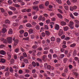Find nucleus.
<instances>
[{"mask_svg": "<svg viewBox=\"0 0 79 79\" xmlns=\"http://www.w3.org/2000/svg\"><path fill=\"white\" fill-rule=\"evenodd\" d=\"M6 39L9 44H11L12 43V37H8Z\"/></svg>", "mask_w": 79, "mask_h": 79, "instance_id": "obj_1", "label": "nucleus"}, {"mask_svg": "<svg viewBox=\"0 0 79 79\" xmlns=\"http://www.w3.org/2000/svg\"><path fill=\"white\" fill-rule=\"evenodd\" d=\"M47 56L44 55L43 56H42V60L44 61H46V60H47Z\"/></svg>", "mask_w": 79, "mask_h": 79, "instance_id": "obj_2", "label": "nucleus"}, {"mask_svg": "<svg viewBox=\"0 0 79 79\" xmlns=\"http://www.w3.org/2000/svg\"><path fill=\"white\" fill-rule=\"evenodd\" d=\"M63 30L60 29L59 31L58 35L59 36H61L63 35Z\"/></svg>", "mask_w": 79, "mask_h": 79, "instance_id": "obj_3", "label": "nucleus"}, {"mask_svg": "<svg viewBox=\"0 0 79 79\" xmlns=\"http://www.w3.org/2000/svg\"><path fill=\"white\" fill-rule=\"evenodd\" d=\"M19 42V41L18 40L16 39L14 40V46H16Z\"/></svg>", "mask_w": 79, "mask_h": 79, "instance_id": "obj_4", "label": "nucleus"}, {"mask_svg": "<svg viewBox=\"0 0 79 79\" xmlns=\"http://www.w3.org/2000/svg\"><path fill=\"white\" fill-rule=\"evenodd\" d=\"M33 8L34 10H35L36 11H39V7L37 6H34L33 7Z\"/></svg>", "mask_w": 79, "mask_h": 79, "instance_id": "obj_5", "label": "nucleus"}, {"mask_svg": "<svg viewBox=\"0 0 79 79\" xmlns=\"http://www.w3.org/2000/svg\"><path fill=\"white\" fill-rule=\"evenodd\" d=\"M9 8L11 10H12V11H15L16 10V9L15 7L12 6H9Z\"/></svg>", "mask_w": 79, "mask_h": 79, "instance_id": "obj_6", "label": "nucleus"}, {"mask_svg": "<svg viewBox=\"0 0 79 79\" xmlns=\"http://www.w3.org/2000/svg\"><path fill=\"white\" fill-rule=\"evenodd\" d=\"M0 62L2 63H5L6 62V60L3 58H0Z\"/></svg>", "mask_w": 79, "mask_h": 79, "instance_id": "obj_7", "label": "nucleus"}, {"mask_svg": "<svg viewBox=\"0 0 79 79\" xmlns=\"http://www.w3.org/2000/svg\"><path fill=\"white\" fill-rule=\"evenodd\" d=\"M55 28L56 30H57V31H58V30H59V29H60V26H59V25L56 24L55 26Z\"/></svg>", "mask_w": 79, "mask_h": 79, "instance_id": "obj_8", "label": "nucleus"}, {"mask_svg": "<svg viewBox=\"0 0 79 79\" xmlns=\"http://www.w3.org/2000/svg\"><path fill=\"white\" fill-rule=\"evenodd\" d=\"M69 26H73L74 23V22L73 21H70L69 23Z\"/></svg>", "mask_w": 79, "mask_h": 79, "instance_id": "obj_9", "label": "nucleus"}, {"mask_svg": "<svg viewBox=\"0 0 79 79\" xmlns=\"http://www.w3.org/2000/svg\"><path fill=\"white\" fill-rule=\"evenodd\" d=\"M57 16L58 18H60V19H62L63 18V16H62V15L60 14H57Z\"/></svg>", "mask_w": 79, "mask_h": 79, "instance_id": "obj_10", "label": "nucleus"}, {"mask_svg": "<svg viewBox=\"0 0 79 79\" xmlns=\"http://www.w3.org/2000/svg\"><path fill=\"white\" fill-rule=\"evenodd\" d=\"M8 33L9 34H13V30H12V29H10L8 31Z\"/></svg>", "mask_w": 79, "mask_h": 79, "instance_id": "obj_11", "label": "nucleus"}, {"mask_svg": "<svg viewBox=\"0 0 79 79\" xmlns=\"http://www.w3.org/2000/svg\"><path fill=\"white\" fill-rule=\"evenodd\" d=\"M61 24L62 26H66V23L65 22L62 21L61 22Z\"/></svg>", "mask_w": 79, "mask_h": 79, "instance_id": "obj_12", "label": "nucleus"}, {"mask_svg": "<svg viewBox=\"0 0 79 79\" xmlns=\"http://www.w3.org/2000/svg\"><path fill=\"white\" fill-rule=\"evenodd\" d=\"M68 29H69V27H68L66 26L64 27V31H67Z\"/></svg>", "mask_w": 79, "mask_h": 79, "instance_id": "obj_13", "label": "nucleus"}, {"mask_svg": "<svg viewBox=\"0 0 79 79\" xmlns=\"http://www.w3.org/2000/svg\"><path fill=\"white\" fill-rule=\"evenodd\" d=\"M26 26L27 27H31L32 25L31 24L28 23L26 24Z\"/></svg>", "mask_w": 79, "mask_h": 79, "instance_id": "obj_14", "label": "nucleus"}, {"mask_svg": "<svg viewBox=\"0 0 79 79\" xmlns=\"http://www.w3.org/2000/svg\"><path fill=\"white\" fill-rule=\"evenodd\" d=\"M0 53L1 55H5L6 53L5 52V51L2 50V51H0Z\"/></svg>", "mask_w": 79, "mask_h": 79, "instance_id": "obj_15", "label": "nucleus"}, {"mask_svg": "<svg viewBox=\"0 0 79 79\" xmlns=\"http://www.w3.org/2000/svg\"><path fill=\"white\" fill-rule=\"evenodd\" d=\"M8 56V60H10L11 58V54L9 52L7 53Z\"/></svg>", "mask_w": 79, "mask_h": 79, "instance_id": "obj_16", "label": "nucleus"}, {"mask_svg": "<svg viewBox=\"0 0 79 79\" xmlns=\"http://www.w3.org/2000/svg\"><path fill=\"white\" fill-rule=\"evenodd\" d=\"M45 32L47 35H50L51 33L50 32L48 31H45Z\"/></svg>", "mask_w": 79, "mask_h": 79, "instance_id": "obj_17", "label": "nucleus"}, {"mask_svg": "<svg viewBox=\"0 0 79 79\" xmlns=\"http://www.w3.org/2000/svg\"><path fill=\"white\" fill-rule=\"evenodd\" d=\"M51 41H52V42H53L55 40V38L54 36H52L51 38Z\"/></svg>", "mask_w": 79, "mask_h": 79, "instance_id": "obj_18", "label": "nucleus"}, {"mask_svg": "<svg viewBox=\"0 0 79 79\" xmlns=\"http://www.w3.org/2000/svg\"><path fill=\"white\" fill-rule=\"evenodd\" d=\"M68 60V59L67 58H65L64 59L63 61L64 63H66L67 61Z\"/></svg>", "mask_w": 79, "mask_h": 79, "instance_id": "obj_19", "label": "nucleus"}, {"mask_svg": "<svg viewBox=\"0 0 79 79\" xmlns=\"http://www.w3.org/2000/svg\"><path fill=\"white\" fill-rule=\"evenodd\" d=\"M6 32V28H4L2 29V32L3 33H5Z\"/></svg>", "mask_w": 79, "mask_h": 79, "instance_id": "obj_20", "label": "nucleus"}, {"mask_svg": "<svg viewBox=\"0 0 79 79\" xmlns=\"http://www.w3.org/2000/svg\"><path fill=\"white\" fill-rule=\"evenodd\" d=\"M19 51V48H17L15 49V52L16 53H18Z\"/></svg>", "mask_w": 79, "mask_h": 79, "instance_id": "obj_21", "label": "nucleus"}, {"mask_svg": "<svg viewBox=\"0 0 79 79\" xmlns=\"http://www.w3.org/2000/svg\"><path fill=\"white\" fill-rule=\"evenodd\" d=\"M37 47H38L36 45H35L32 46V48L33 49H35V48H37Z\"/></svg>", "mask_w": 79, "mask_h": 79, "instance_id": "obj_22", "label": "nucleus"}, {"mask_svg": "<svg viewBox=\"0 0 79 79\" xmlns=\"http://www.w3.org/2000/svg\"><path fill=\"white\" fill-rule=\"evenodd\" d=\"M31 64L33 67H35L36 66V63L35 62H32Z\"/></svg>", "mask_w": 79, "mask_h": 79, "instance_id": "obj_23", "label": "nucleus"}, {"mask_svg": "<svg viewBox=\"0 0 79 79\" xmlns=\"http://www.w3.org/2000/svg\"><path fill=\"white\" fill-rule=\"evenodd\" d=\"M44 29H46V30H48V29H49L48 26L47 25H44Z\"/></svg>", "mask_w": 79, "mask_h": 79, "instance_id": "obj_24", "label": "nucleus"}, {"mask_svg": "<svg viewBox=\"0 0 79 79\" xmlns=\"http://www.w3.org/2000/svg\"><path fill=\"white\" fill-rule=\"evenodd\" d=\"M39 8H40V9H43V8H44V7L43 5L41 4L40 5Z\"/></svg>", "mask_w": 79, "mask_h": 79, "instance_id": "obj_25", "label": "nucleus"}, {"mask_svg": "<svg viewBox=\"0 0 79 79\" xmlns=\"http://www.w3.org/2000/svg\"><path fill=\"white\" fill-rule=\"evenodd\" d=\"M23 61L25 63H29V61H28V60L26 59H25L23 60Z\"/></svg>", "mask_w": 79, "mask_h": 79, "instance_id": "obj_26", "label": "nucleus"}, {"mask_svg": "<svg viewBox=\"0 0 79 79\" xmlns=\"http://www.w3.org/2000/svg\"><path fill=\"white\" fill-rule=\"evenodd\" d=\"M56 42H57L58 43L59 42H60L61 41V39L60 38H58L56 39Z\"/></svg>", "mask_w": 79, "mask_h": 79, "instance_id": "obj_27", "label": "nucleus"}, {"mask_svg": "<svg viewBox=\"0 0 79 79\" xmlns=\"http://www.w3.org/2000/svg\"><path fill=\"white\" fill-rule=\"evenodd\" d=\"M48 53V51H45L43 52V54L44 55H47Z\"/></svg>", "mask_w": 79, "mask_h": 79, "instance_id": "obj_28", "label": "nucleus"}, {"mask_svg": "<svg viewBox=\"0 0 79 79\" xmlns=\"http://www.w3.org/2000/svg\"><path fill=\"white\" fill-rule=\"evenodd\" d=\"M28 32L29 34H32V33L33 32V30L31 29H30L29 30Z\"/></svg>", "mask_w": 79, "mask_h": 79, "instance_id": "obj_29", "label": "nucleus"}, {"mask_svg": "<svg viewBox=\"0 0 79 79\" xmlns=\"http://www.w3.org/2000/svg\"><path fill=\"white\" fill-rule=\"evenodd\" d=\"M77 51L76 50H74L73 51V55L74 56H76V55L77 54V53H76Z\"/></svg>", "mask_w": 79, "mask_h": 79, "instance_id": "obj_30", "label": "nucleus"}, {"mask_svg": "<svg viewBox=\"0 0 79 79\" xmlns=\"http://www.w3.org/2000/svg\"><path fill=\"white\" fill-rule=\"evenodd\" d=\"M42 52H38V53L36 54V55L37 56H40L41 55H42Z\"/></svg>", "mask_w": 79, "mask_h": 79, "instance_id": "obj_31", "label": "nucleus"}, {"mask_svg": "<svg viewBox=\"0 0 79 79\" xmlns=\"http://www.w3.org/2000/svg\"><path fill=\"white\" fill-rule=\"evenodd\" d=\"M64 56L65 55L64 54H60V58H64Z\"/></svg>", "mask_w": 79, "mask_h": 79, "instance_id": "obj_32", "label": "nucleus"}, {"mask_svg": "<svg viewBox=\"0 0 79 79\" xmlns=\"http://www.w3.org/2000/svg\"><path fill=\"white\" fill-rule=\"evenodd\" d=\"M27 10V9H24L21 10V11L23 13H25V12H26V11Z\"/></svg>", "mask_w": 79, "mask_h": 79, "instance_id": "obj_33", "label": "nucleus"}, {"mask_svg": "<svg viewBox=\"0 0 79 79\" xmlns=\"http://www.w3.org/2000/svg\"><path fill=\"white\" fill-rule=\"evenodd\" d=\"M10 63L11 64H13L14 63V59H12L10 61Z\"/></svg>", "mask_w": 79, "mask_h": 79, "instance_id": "obj_34", "label": "nucleus"}, {"mask_svg": "<svg viewBox=\"0 0 79 79\" xmlns=\"http://www.w3.org/2000/svg\"><path fill=\"white\" fill-rule=\"evenodd\" d=\"M23 56L24 57H27V55L26 52H24L23 53Z\"/></svg>", "mask_w": 79, "mask_h": 79, "instance_id": "obj_35", "label": "nucleus"}, {"mask_svg": "<svg viewBox=\"0 0 79 79\" xmlns=\"http://www.w3.org/2000/svg\"><path fill=\"white\" fill-rule=\"evenodd\" d=\"M29 39V38L28 37H27V38H23V40H28Z\"/></svg>", "mask_w": 79, "mask_h": 79, "instance_id": "obj_36", "label": "nucleus"}, {"mask_svg": "<svg viewBox=\"0 0 79 79\" xmlns=\"http://www.w3.org/2000/svg\"><path fill=\"white\" fill-rule=\"evenodd\" d=\"M5 23H7V24H10V21L8 20H6L5 21Z\"/></svg>", "mask_w": 79, "mask_h": 79, "instance_id": "obj_37", "label": "nucleus"}, {"mask_svg": "<svg viewBox=\"0 0 79 79\" xmlns=\"http://www.w3.org/2000/svg\"><path fill=\"white\" fill-rule=\"evenodd\" d=\"M55 50L56 52H59V48H55Z\"/></svg>", "mask_w": 79, "mask_h": 79, "instance_id": "obj_38", "label": "nucleus"}, {"mask_svg": "<svg viewBox=\"0 0 79 79\" xmlns=\"http://www.w3.org/2000/svg\"><path fill=\"white\" fill-rule=\"evenodd\" d=\"M9 70L10 73H13V69L12 67H10Z\"/></svg>", "mask_w": 79, "mask_h": 79, "instance_id": "obj_39", "label": "nucleus"}, {"mask_svg": "<svg viewBox=\"0 0 79 79\" xmlns=\"http://www.w3.org/2000/svg\"><path fill=\"white\" fill-rule=\"evenodd\" d=\"M7 2L9 4H12L13 3V2L11 0L8 1Z\"/></svg>", "mask_w": 79, "mask_h": 79, "instance_id": "obj_40", "label": "nucleus"}, {"mask_svg": "<svg viewBox=\"0 0 79 79\" xmlns=\"http://www.w3.org/2000/svg\"><path fill=\"white\" fill-rule=\"evenodd\" d=\"M41 35L42 37H45L46 34H45V32H43L41 33Z\"/></svg>", "mask_w": 79, "mask_h": 79, "instance_id": "obj_41", "label": "nucleus"}, {"mask_svg": "<svg viewBox=\"0 0 79 79\" xmlns=\"http://www.w3.org/2000/svg\"><path fill=\"white\" fill-rule=\"evenodd\" d=\"M56 2L59 4L61 3V0H56Z\"/></svg>", "mask_w": 79, "mask_h": 79, "instance_id": "obj_42", "label": "nucleus"}, {"mask_svg": "<svg viewBox=\"0 0 79 79\" xmlns=\"http://www.w3.org/2000/svg\"><path fill=\"white\" fill-rule=\"evenodd\" d=\"M64 53L66 55H68V50H65L64 52Z\"/></svg>", "mask_w": 79, "mask_h": 79, "instance_id": "obj_43", "label": "nucleus"}, {"mask_svg": "<svg viewBox=\"0 0 79 79\" xmlns=\"http://www.w3.org/2000/svg\"><path fill=\"white\" fill-rule=\"evenodd\" d=\"M35 28L37 30H39V29H40V27H39V25H36Z\"/></svg>", "mask_w": 79, "mask_h": 79, "instance_id": "obj_44", "label": "nucleus"}, {"mask_svg": "<svg viewBox=\"0 0 79 79\" xmlns=\"http://www.w3.org/2000/svg\"><path fill=\"white\" fill-rule=\"evenodd\" d=\"M60 51L62 53H63L64 51V48H61L60 49Z\"/></svg>", "mask_w": 79, "mask_h": 79, "instance_id": "obj_45", "label": "nucleus"}, {"mask_svg": "<svg viewBox=\"0 0 79 79\" xmlns=\"http://www.w3.org/2000/svg\"><path fill=\"white\" fill-rule=\"evenodd\" d=\"M75 46H76V44L74 43L70 45V47H75Z\"/></svg>", "mask_w": 79, "mask_h": 79, "instance_id": "obj_46", "label": "nucleus"}, {"mask_svg": "<svg viewBox=\"0 0 79 79\" xmlns=\"http://www.w3.org/2000/svg\"><path fill=\"white\" fill-rule=\"evenodd\" d=\"M70 16L71 18H72V19H74V16L73 15V14H71L70 15Z\"/></svg>", "mask_w": 79, "mask_h": 79, "instance_id": "obj_47", "label": "nucleus"}, {"mask_svg": "<svg viewBox=\"0 0 79 79\" xmlns=\"http://www.w3.org/2000/svg\"><path fill=\"white\" fill-rule=\"evenodd\" d=\"M25 73H30V71L28 69H26L25 70Z\"/></svg>", "mask_w": 79, "mask_h": 79, "instance_id": "obj_48", "label": "nucleus"}, {"mask_svg": "<svg viewBox=\"0 0 79 79\" xmlns=\"http://www.w3.org/2000/svg\"><path fill=\"white\" fill-rule=\"evenodd\" d=\"M70 39V38H69V37L67 36L66 37L64 40H69Z\"/></svg>", "mask_w": 79, "mask_h": 79, "instance_id": "obj_49", "label": "nucleus"}, {"mask_svg": "<svg viewBox=\"0 0 79 79\" xmlns=\"http://www.w3.org/2000/svg\"><path fill=\"white\" fill-rule=\"evenodd\" d=\"M5 47V45L4 44H1L0 45V48H3L4 47Z\"/></svg>", "mask_w": 79, "mask_h": 79, "instance_id": "obj_50", "label": "nucleus"}, {"mask_svg": "<svg viewBox=\"0 0 79 79\" xmlns=\"http://www.w3.org/2000/svg\"><path fill=\"white\" fill-rule=\"evenodd\" d=\"M64 8H65V10H68L69 9V7H68V6H64Z\"/></svg>", "mask_w": 79, "mask_h": 79, "instance_id": "obj_51", "label": "nucleus"}, {"mask_svg": "<svg viewBox=\"0 0 79 79\" xmlns=\"http://www.w3.org/2000/svg\"><path fill=\"white\" fill-rule=\"evenodd\" d=\"M24 37H27V36L28 35V33H27V32H25V33H24Z\"/></svg>", "mask_w": 79, "mask_h": 79, "instance_id": "obj_52", "label": "nucleus"}, {"mask_svg": "<svg viewBox=\"0 0 79 79\" xmlns=\"http://www.w3.org/2000/svg\"><path fill=\"white\" fill-rule=\"evenodd\" d=\"M37 60L38 61H40V62H42V60L40 58H38L37 59Z\"/></svg>", "mask_w": 79, "mask_h": 79, "instance_id": "obj_53", "label": "nucleus"}, {"mask_svg": "<svg viewBox=\"0 0 79 79\" xmlns=\"http://www.w3.org/2000/svg\"><path fill=\"white\" fill-rule=\"evenodd\" d=\"M35 38V35H31V39H34Z\"/></svg>", "mask_w": 79, "mask_h": 79, "instance_id": "obj_54", "label": "nucleus"}, {"mask_svg": "<svg viewBox=\"0 0 79 79\" xmlns=\"http://www.w3.org/2000/svg\"><path fill=\"white\" fill-rule=\"evenodd\" d=\"M50 22V20L49 19L46 20V23L47 24H49Z\"/></svg>", "mask_w": 79, "mask_h": 79, "instance_id": "obj_55", "label": "nucleus"}, {"mask_svg": "<svg viewBox=\"0 0 79 79\" xmlns=\"http://www.w3.org/2000/svg\"><path fill=\"white\" fill-rule=\"evenodd\" d=\"M73 15L74 16H78L79 14L77 12H75L73 13Z\"/></svg>", "mask_w": 79, "mask_h": 79, "instance_id": "obj_56", "label": "nucleus"}, {"mask_svg": "<svg viewBox=\"0 0 79 79\" xmlns=\"http://www.w3.org/2000/svg\"><path fill=\"white\" fill-rule=\"evenodd\" d=\"M8 13L9 15H13V12L11 11H8Z\"/></svg>", "mask_w": 79, "mask_h": 79, "instance_id": "obj_57", "label": "nucleus"}, {"mask_svg": "<svg viewBox=\"0 0 79 79\" xmlns=\"http://www.w3.org/2000/svg\"><path fill=\"white\" fill-rule=\"evenodd\" d=\"M48 58H50V59L51 60H52V55H51V54H49L48 55Z\"/></svg>", "mask_w": 79, "mask_h": 79, "instance_id": "obj_58", "label": "nucleus"}, {"mask_svg": "<svg viewBox=\"0 0 79 79\" xmlns=\"http://www.w3.org/2000/svg\"><path fill=\"white\" fill-rule=\"evenodd\" d=\"M57 10L59 12H60V13H61V14H62L63 12L62 11V10H61L60 9H58Z\"/></svg>", "mask_w": 79, "mask_h": 79, "instance_id": "obj_59", "label": "nucleus"}, {"mask_svg": "<svg viewBox=\"0 0 79 79\" xmlns=\"http://www.w3.org/2000/svg\"><path fill=\"white\" fill-rule=\"evenodd\" d=\"M38 18V16L37 15H35L34 16L33 18V19H36Z\"/></svg>", "mask_w": 79, "mask_h": 79, "instance_id": "obj_60", "label": "nucleus"}, {"mask_svg": "<svg viewBox=\"0 0 79 79\" xmlns=\"http://www.w3.org/2000/svg\"><path fill=\"white\" fill-rule=\"evenodd\" d=\"M3 40V42L5 44H6L7 43L8 41H7V40L6 39H4Z\"/></svg>", "mask_w": 79, "mask_h": 79, "instance_id": "obj_61", "label": "nucleus"}, {"mask_svg": "<svg viewBox=\"0 0 79 79\" xmlns=\"http://www.w3.org/2000/svg\"><path fill=\"white\" fill-rule=\"evenodd\" d=\"M36 71V70L35 69H33L32 70V73L34 74L35 73Z\"/></svg>", "mask_w": 79, "mask_h": 79, "instance_id": "obj_62", "label": "nucleus"}, {"mask_svg": "<svg viewBox=\"0 0 79 79\" xmlns=\"http://www.w3.org/2000/svg\"><path fill=\"white\" fill-rule=\"evenodd\" d=\"M46 68H47L48 69H51V66L50 65H48V67Z\"/></svg>", "mask_w": 79, "mask_h": 79, "instance_id": "obj_63", "label": "nucleus"}, {"mask_svg": "<svg viewBox=\"0 0 79 79\" xmlns=\"http://www.w3.org/2000/svg\"><path fill=\"white\" fill-rule=\"evenodd\" d=\"M15 7H20V5L18 4H16L15 5Z\"/></svg>", "mask_w": 79, "mask_h": 79, "instance_id": "obj_64", "label": "nucleus"}]
</instances>
